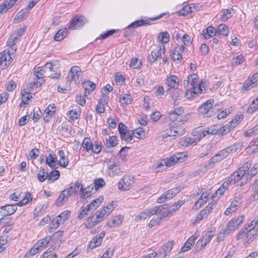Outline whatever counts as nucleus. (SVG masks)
<instances>
[{
  "label": "nucleus",
  "mask_w": 258,
  "mask_h": 258,
  "mask_svg": "<svg viewBox=\"0 0 258 258\" xmlns=\"http://www.w3.org/2000/svg\"><path fill=\"white\" fill-rule=\"evenodd\" d=\"M185 157L186 155L183 152L176 153L169 158L163 160L161 162L158 163L156 168H161L164 166L169 167L176 163L182 162Z\"/></svg>",
  "instance_id": "f257e3e1"
},
{
  "label": "nucleus",
  "mask_w": 258,
  "mask_h": 258,
  "mask_svg": "<svg viewBox=\"0 0 258 258\" xmlns=\"http://www.w3.org/2000/svg\"><path fill=\"white\" fill-rule=\"evenodd\" d=\"M25 31V28H21L11 34L7 42V45L9 46V49L8 50L9 54L14 53L16 51L17 49L16 43L19 38L24 34Z\"/></svg>",
  "instance_id": "f03ea898"
},
{
  "label": "nucleus",
  "mask_w": 258,
  "mask_h": 258,
  "mask_svg": "<svg viewBox=\"0 0 258 258\" xmlns=\"http://www.w3.org/2000/svg\"><path fill=\"white\" fill-rule=\"evenodd\" d=\"M243 219V216L232 219L226 224L225 227L220 230L219 234H229L231 232L234 231L242 223Z\"/></svg>",
  "instance_id": "7ed1b4c3"
},
{
  "label": "nucleus",
  "mask_w": 258,
  "mask_h": 258,
  "mask_svg": "<svg viewBox=\"0 0 258 258\" xmlns=\"http://www.w3.org/2000/svg\"><path fill=\"white\" fill-rule=\"evenodd\" d=\"M214 100L212 99H209L199 108V113L203 115L204 117H209L213 115V107Z\"/></svg>",
  "instance_id": "20e7f679"
},
{
  "label": "nucleus",
  "mask_w": 258,
  "mask_h": 258,
  "mask_svg": "<svg viewBox=\"0 0 258 258\" xmlns=\"http://www.w3.org/2000/svg\"><path fill=\"white\" fill-rule=\"evenodd\" d=\"M165 50V46L163 44L157 45L148 55V61L150 64L155 62L158 58H161L162 53H164Z\"/></svg>",
  "instance_id": "39448f33"
},
{
  "label": "nucleus",
  "mask_w": 258,
  "mask_h": 258,
  "mask_svg": "<svg viewBox=\"0 0 258 258\" xmlns=\"http://www.w3.org/2000/svg\"><path fill=\"white\" fill-rule=\"evenodd\" d=\"M150 20H140L132 23L129 25L124 31V36L127 37L133 31L134 28H137L142 26H146L150 25Z\"/></svg>",
  "instance_id": "423d86ee"
},
{
  "label": "nucleus",
  "mask_w": 258,
  "mask_h": 258,
  "mask_svg": "<svg viewBox=\"0 0 258 258\" xmlns=\"http://www.w3.org/2000/svg\"><path fill=\"white\" fill-rule=\"evenodd\" d=\"M86 19L82 16H76L71 21L69 29H77L83 26L86 22Z\"/></svg>",
  "instance_id": "0eeeda50"
},
{
  "label": "nucleus",
  "mask_w": 258,
  "mask_h": 258,
  "mask_svg": "<svg viewBox=\"0 0 258 258\" xmlns=\"http://www.w3.org/2000/svg\"><path fill=\"white\" fill-rule=\"evenodd\" d=\"M245 177L244 172L243 171H241V169H237L231 174L225 181H226L229 184H232L240 180H244L245 181Z\"/></svg>",
  "instance_id": "6e6552de"
},
{
  "label": "nucleus",
  "mask_w": 258,
  "mask_h": 258,
  "mask_svg": "<svg viewBox=\"0 0 258 258\" xmlns=\"http://www.w3.org/2000/svg\"><path fill=\"white\" fill-rule=\"evenodd\" d=\"M81 74V69L77 66L72 67L70 72L67 77L68 81H74L76 84H79L80 82V76Z\"/></svg>",
  "instance_id": "1a4fd4ad"
},
{
  "label": "nucleus",
  "mask_w": 258,
  "mask_h": 258,
  "mask_svg": "<svg viewBox=\"0 0 258 258\" xmlns=\"http://www.w3.org/2000/svg\"><path fill=\"white\" fill-rule=\"evenodd\" d=\"M133 181L130 175H125L121 178L118 183V188L122 191L129 190L132 187Z\"/></svg>",
  "instance_id": "9d476101"
},
{
  "label": "nucleus",
  "mask_w": 258,
  "mask_h": 258,
  "mask_svg": "<svg viewBox=\"0 0 258 258\" xmlns=\"http://www.w3.org/2000/svg\"><path fill=\"white\" fill-rule=\"evenodd\" d=\"M105 235V232L102 231L99 234L96 235L91 241L87 247V250H92L100 245Z\"/></svg>",
  "instance_id": "9b49d317"
},
{
  "label": "nucleus",
  "mask_w": 258,
  "mask_h": 258,
  "mask_svg": "<svg viewBox=\"0 0 258 258\" xmlns=\"http://www.w3.org/2000/svg\"><path fill=\"white\" fill-rule=\"evenodd\" d=\"M174 244L173 241H169L165 243L159 250L158 255L160 258L166 257L171 250Z\"/></svg>",
  "instance_id": "f8f14e48"
},
{
  "label": "nucleus",
  "mask_w": 258,
  "mask_h": 258,
  "mask_svg": "<svg viewBox=\"0 0 258 258\" xmlns=\"http://www.w3.org/2000/svg\"><path fill=\"white\" fill-rule=\"evenodd\" d=\"M168 208L169 205L165 204L158 206H155L151 209H147L145 210V211L146 213L147 216L150 217L154 215L159 214L162 212L164 210L167 209Z\"/></svg>",
  "instance_id": "ddd939ff"
},
{
  "label": "nucleus",
  "mask_w": 258,
  "mask_h": 258,
  "mask_svg": "<svg viewBox=\"0 0 258 258\" xmlns=\"http://www.w3.org/2000/svg\"><path fill=\"white\" fill-rule=\"evenodd\" d=\"M109 98L107 95L103 94L99 100L98 103L96 107V111L98 113H103L105 112V106L108 103Z\"/></svg>",
  "instance_id": "4468645a"
},
{
  "label": "nucleus",
  "mask_w": 258,
  "mask_h": 258,
  "mask_svg": "<svg viewBox=\"0 0 258 258\" xmlns=\"http://www.w3.org/2000/svg\"><path fill=\"white\" fill-rule=\"evenodd\" d=\"M10 54L8 51L6 52L5 51L0 53V67L2 69L7 67L11 62L12 58L10 56Z\"/></svg>",
  "instance_id": "2eb2a0df"
},
{
  "label": "nucleus",
  "mask_w": 258,
  "mask_h": 258,
  "mask_svg": "<svg viewBox=\"0 0 258 258\" xmlns=\"http://www.w3.org/2000/svg\"><path fill=\"white\" fill-rule=\"evenodd\" d=\"M202 91L201 85L199 84V85H196L187 89L185 92V96L187 98L195 97L196 95L201 94Z\"/></svg>",
  "instance_id": "dca6fc26"
},
{
  "label": "nucleus",
  "mask_w": 258,
  "mask_h": 258,
  "mask_svg": "<svg viewBox=\"0 0 258 258\" xmlns=\"http://www.w3.org/2000/svg\"><path fill=\"white\" fill-rule=\"evenodd\" d=\"M258 235L257 232L253 229L252 224H248L246 227V242L250 243L255 236Z\"/></svg>",
  "instance_id": "f3484780"
},
{
  "label": "nucleus",
  "mask_w": 258,
  "mask_h": 258,
  "mask_svg": "<svg viewBox=\"0 0 258 258\" xmlns=\"http://www.w3.org/2000/svg\"><path fill=\"white\" fill-rule=\"evenodd\" d=\"M22 0H5L0 5V14L6 12L11 9L17 2L20 3Z\"/></svg>",
  "instance_id": "a211bd4d"
},
{
  "label": "nucleus",
  "mask_w": 258,
  "mask_h": 258,
  "mask_svg": "<svg viewBox=\"0 0 258 258\" xmlns=\"http://www.w3.org/2000/svg\"><path fill=\"white\" fill-rule=\"evenodd\" d=\"M213 233L212 231H208L201 239H200L197 242V244H201V249L204 248L205 246L209 243L213 236Z\"/></svg>",
  "instance_id": "6ab92c4d"
},
{
  "label": "nucleus",
  "mask_w": 258,
  "mask_h": 258,
  "mask_svg": "<svg viewBox=\"0 0 258 258\" xmlns=\"http://www.w3.org/2000/svg\"><path fill=\"white\" fill-rule=\"evenodd\" d=\"M0 209L2 211L3 215L9 216L13 214L17 210V208L16 205H7L0 207Z\"/></svg>",
  "instance_id": "aec40b11"
},
{
  "label": "nucleus",
  "mask_w": 258,
  "mask_h": 258,
  "mask_svg": "<svg viewBox=\"0 0 258 258\" xmlns=\"http://www.w3.org/2000/svg\"><path fill=\"white\" fill-rule=\"evenodd\" d=\"M227 153L225 148L220 151L210 159L211 162L215 163L224 159L228 156Z\"/></svg>",
  "instance_id": "412c9836"
},
{
  "label": "nucleus",
  "mask_w": 258,
  "mask_h": 258,
  "mask_svg": "<svg viewBox=\"0 0 258 258\" xmlns=\"http://www.w3.org/2000/svg\"><path fill=\"white\" fill-rule=\"evenodd\" d=\"M178 78L175 75H171L166 80V84L170 88L177 89L179 86Z\"/></svg>",
  "instance_id": "4be33fe9"
},
{
  "label": "nucleus",
  "mask_w": 258,
  "mask_h": 258,
  "mask_svg": "<svg viewBox=\"0 0 258 258\" xmlns=\"http://www.w3.org/2000/svg\"><path fill=\"white\" fill-rule=\"evenodd\" d=\"M170 125L172 127V131L175 133V136H180L184 134V127L182 125L177 124L176 122H172Z\"/></svg>",
  "instance_id": "5701e85b"
},
{
  "label": "nucleus",
  "mask_w": 258,
  "mask_h": 258,
  "mask_svg": "<svg viewBox=\"0 0 258 258\" xmlns=\"http://www.w3.org/2000/svg\"><path fill=\"white\" fill-rule=\"evenodd\" d=\"M28 13V11L25 9L19 11L14 19V23H18L21 22L23 20L26 19Z\"/></svg>",
  "instance_id": "b1692460"
},
{
  "label": "nucleus",
  "mask_w": 258,
  "mask_h": 258,
  "mask_svg": "<svg viewBox=\"0 0 258 258\" xmlns=\"http://www.w3.org/2000/svg\"><path fill=\"white\" fill-rule=\"evenodd\" d=\"M83 87L85 88L84 96H87L91 92L94 91L95 89L96 85L95 83L89 81L83 83Z\"/></svg>",
  "instance_id": "393cba45"
},
{
  "label": "nucleus",
  "mask_w": 258,
  "mask_h": 258,
  "mask_svg": "<svg viewBox=\"0 0 258 258\" xmlns=\"http://www.w3.org/2000/svg\"><path fill=\"white\" fill-rule=\"evenodd\" d=\"M216 33L215 28L212 26H209L206 29L203 30L202 34H203L205 39H208L216 35Z\"/></svg>",
  "instance_id": "a878e982"
},
{
  "label": "nucleus",
  "mask_w": 258,
  "mask_h": 258,
  "mask_svg": "<svg viewBox=\"0 0 258 258\" xmlns=\"http://www.w3.org/2000/svg\"><path fill=\"white\" fill-rule=\"evenodd\" d=\"M68 194L64 191L62 190L58 198L56 199L55 201V205L57 206H60L62 205L64 202H66L69 199Z\"/></svg>",
  "instance_id": "bb28decb"
},
{
  "label": "nucleus",
  "mask_w": 258,
  "mask_h": 258,
  "mask_svg": "<svg viewBox=\"0 0 258 258\" xmlns=\"http://www.w3.org/2000/svg\"><path fill=\"white\" fill-rule=\"evenodd\" d=\"M104 198L102 196H100L98 199H95L90 204L87 205L88 209L90 211L96 210L101 204Z\"/></svg>",
  "instance_id": "cd10ccee"
},
{
  "label": "nucleus",
  "mask_w": 258,
  "mask_h": 258,
  "mask_svg": "<svg viewBox=\"0 0 258 258\" xmlns=\"http://www.w3.org/2000/svg\"><path fill=\"white\" fill-rule=\"evenodd\" d=\"M58 155L60 158L59 165L62 167H66L69 164L68 158L66 157L64 152L62 150H59Z\"/></svg>",
  "instance_id": "c85d7f7f"
},
{
  "label": "nucleus",
  "mask_w": 258,
  "mask_h": 258,
  "mask_svg": "<svg viewBox=\"0 0 258 258\" xmlns=\"http://www.w3.org/2000/svg\"><path fill=\"white\" fill-rule=\"evenodd\" d=\"M232 11H233V9L232 8L222 10L221 11V13L222 15L220 18V20L222 21H225L228 19L230 18L232 16Z\"/></svg>",
  "instance_id": "c756f323"
},
{
  "label": "nucleus",
  "mask_w": 258,
  "mask_h": 258,
  "mask_svg": "<svg viewBox=\"0 0 258 258\" xmlns=\"http://www.w3.org/2000/svg\"><path fill=\"white\" fill-rule=\"evenodd\" d=\"M100 223L98 219H96V216H90L85 224V227L87 228H91Z\"/></svg>",
  "instance_id": "7c9ffc66"
},
{
  "label": "nucleus",
  "mask_w": 258,
  "mask_h": 258,
  "mask_svg": "<svg viewBox=\"0 0 258 258\" xmlns=\"http://www.w3.org/2000/svg\"><path fill=\"white\" fill-rule=\"evenodd\" d=\"M55 106L54 104H49L44 111V114H45L44 118L47 117H52L55 112Z\"/></svg>",
  "instance_id": "2f4dec72"
},
{
  "label": "nucleus",
  "mask_w": 258,
  "mask_h": 258,
  "mask_svg": "<svg viewBox=\"0 0 258 258\" xmlns=\"http://www.w3.org/2000/svg\"><path fill=\"white\" fill-rule=\"evenodd\" d=\"M196 239V237L191 236L181 247L180 251L181 252H185L190 249L191 247L195 244Z\"/></svg>",
  "instance_id": "473e14b6"
},
{
  "label": "nucleus",
  "mask_w": 258,
  "mask_h": 258,
  "mask_svg": "<svg viewBox=\"0 0 258 258\" xmlns=\"http://www.w3.org/2000/svg\"><path fill=\"white\" fill-rule=\"evenodd\" d=\"M46 164L52 169H56L57 168L58 164L56 160L50 154H48V157H46Z\"/></svg>",
  "instance_id": "72a5a7b5"
},
{
  "label": "nucleus",
  "mask_w": 258,
  "mask_h": 258,
  "mask_svg": "<svg viewBox=\"0 0 258 258\" xmlns=\"http://www.w3.org/2000/svg\"><path fill=\"white\" fill-rule=\"evenodd\" d=\"M123 217L120 216L114 217L110 222L108 223V225L111 227H117L121 224Z\"/></svg>",
  "instance_id": "f704fd0d"
},
{
  "label": "nucleus",
  "mask_w": 258,
  "mask_h": 258,
  "mask_svg": "<svg viewBox=\"0 0 258 258\" xmlns=\"http://www.w3.org/2000/svg\"><path fill=\"white\" fill-rule=\"evenodd\" d=\"M132 98L129 94H124L120 96L119 102L123 105H127L132 102Z\"/></svg>",
  "instance_id": "c9c22d12"
},
{
  "label": "nucleus",
  "mask_w": 258,
  "mask_h": 258,
  "mask_svg": "<svg viewBox=\"0 0 258 258\" xmlns=\"http://www.w3.org/2000/svg\"><path fill=\"white\" fill-rule=\"evenodd\" d=\"M55 62H47L44 66L42 67L43 69V72L46 73V75L49 76V74L50 72L55 71L54 68Z\"/></svg>",
  "instance_id": "e433bc0d"
},
{
  "label": "nucleus",
  "mask_w": 258,
  "mask_h": 258,
  "mask_svg": "<svg viewBox=\"0 0 258 258\" xmlns=\"http://www.w3.org/2000/svg\"><path fill=\"white\" fill-rule=\"evenodd\" d=\"M42 70H43V69L42 67H38L36 69L34 73L37 79H41V82L40 83V85L44 82L43 80V77L47 76L46 75V73L44 72L43 70L42 71Z\"/></svg>",
  "instance_id": "4c0bfd02"
},
{
  "label": "nucleus",
  "mask_w": 258,
  "mask_h": 258,
  "mask_svg": "<svg viewBox=\"0 0 258 258\" xmlns=\"http://www.w3.org/2000/svg\"><path fill=\"white\" fill-rule=\"evenodd\" d=\"M68 32L67 28L60 29L55 35L54 39L56 41H60L63 39L66 36Z\"/></svg>",
  "instance_id": "58836bf2"
},
{
  "label": "nucleus",
  "mask_w": 258,
  "mask_h": 258,
  "mask_svg": "<svg viewBox=\"0 0 258 258\" xmlns=\"http://www.w3.org/2000/svg\"><path fill=\"white\" fill-rule=\"evenodd\" d=\"M51 238L50 237H46L39 240L35 244L40 250L44 248L50 242Z\"/></svg>",
  "instance_id": "ea45409f"
},
{
  "label": "nucleus",
  "mask_w": 258,
  "mask_h": 258,
  "mask_svg": "<svg viewBox=\"0 0 258 258\" xmlns=\"http://www.w3.org/2000/svg\"><path fill=\"white\" fill-rule=\"evenodd\" d=\"M93 190V185H90L85 188H83V190H82V192L81 194L82 197L83 199H86L90 197L92 195Z\"/></svg>",
  "instance_id": "a19ab883"
},
{
  "label": "nucleus",
  "mask_w": 258,
  "mask_h": 258,
  "mask_svg": "<svg viewBox=\"0 0 258 258\" xmlns=\"http://www.w3.org/2000/svg\"><path fill=\"white\" fill-rule=\"evenodd\" d=\"M93 143L90 139L86 138L82 143V146L87 151H91L93 148Z\"/></svg>",
  "instance_id": "79ce46f5"
},
{
  "label": "nucleus",
  "mask_w": 258,
  "mask_h": 258,
  "mask_svg": "<svg viewBox=\"0 0 258 258\" xmlns=\"http://www.w3.org/2000/svg\"><path fill=\"white\" fill-rule=\"evenodd\" d=\"M187 79L189 80L190 88H192L196 85H199V83L198 82V78L197 75L192 74L187 77Z\"/></svg>",
  "instance_id": "37998d69"
},
{
  "label": "nucleus",
  "mask_w": 258,
  "mask_h": 258,
  "mask_svg": "<svg viewBox=\"0 0 258 258\" xmlns=\"http://www.w3.org/2000/svg\"><path fill=\"white\" fill-rule=\"evenodd\" d=\"M183 204L184 202L183 201H178L171 205L168 210L170 211L171 214L172 215L173 213L178 210Z\"/></svg>",
  "instance_id": "c03bdc74"
},
{
  "label": "nucleus",
  "mask_w": 258,
  "mask_h": 258,
  "mask_svg": "<svg viewBox=\"0 0 258 258\" xmlns=\"http://www.w3.org/2000/svg\"><path fill=\"white\" fill-rule=\"evenodd\" d=\"M158 39L162 43H167L170 40V35L167 32H161L158 36Z\"/></svg>",
  "instance_id": "a18cd8bd"
},
{
  "label": "nucleus",
  "mask_w": 258,
  "mask_h": 258,
  "mask_svg": "<svg viewBox=\"0 0 258 258\" xmlns=\"http://www.w3.org/2000/svg\"><path fill=\"white\" fill-rule=\"evenodd\" d=\"M105 185V182L102 178H97L94 180L93 186L95 190L103 187Z\"/></svg>",
  "instance_id": "49530a36"
},
{
  "label": "nucleus",
  "mask_w": 258,
  "mask_h": 258,
  "mask_svg": "<svg viewBox=\"0 0 258 258\" xmlns=\"http://www.w3.org/2000/svg\"><path fill=\"white\" fill-rule=\"evenodd\" d=\"M60 176L59 172L58 170H54L47 174V179L50 181H54L57 179Z\"/></svg>",
  "instance_id": "de8ad7c7"
},
{
  "label": "nucleus",
  "mask_w": 258,
  "mask_h": 258,
  "mask_svg": "<svg viewBox=\"0 0 258 258\" xmlns=\"http://www.w3.org/2000/svg\"><path fill=\"white\" fill-rule=\"evenodd\" d=\"M178 13L180 16H186L192 13L190 5L184 6L181 10L178 12Z\"/></svg>",
  "instance_id": "09e8293b"
},
{
  "label": "nucleus",
  "mask_w": 258,
  "mask_h": 258,
  "mask_svg": "<svg viewBox=\"0 0 258 258\" xmlns=\"http://www.w3.org/2000/svg\"><path fill=\"white\" fill-rule=\"evenodd\" d=\"M117 144V138L115 136L109 137V139L106 140L105 146L108 148L114 147Z\"/></svg>",
  "instance_id": "8fccbe9b"
},
{
  "label": "nucleus",
  "mask_w": 258,
  "mask_h": 258,
  "mask_svg": "<svg viewBox=\"0 0 258 258\" xmlns=\"http://www.w3.org/2000/svg\"><path fill=\"white\" fill-rule=\"evenodd\" d=\"M217 30L219 34L223 36H227L229 32L228 27L224 24L219 25Z\"/></svg>",
  "instance_id": "3c124183"
},
{
  "label": "nucleus",
  "mask_w": 258,
  "mask_h": 258,
  "mask_svg": "<svg viewBox=\"0 0 258 258\" xmlns=\"http://www.w3.org/2000/svg\"><path fill=\"white\" fill-rule=\"evenodd\" d=\"M108 216L106 213L105 209H103L100 211H97L96 214V219H98L99 221L101 222L105 217Z\"/></svg>",
  "instance_id": "603ef678"
},
{
  "label": "nucleus",
  "mask_w": 258,
  "mask_h": 258,
  "mask_svg": "<svg viewBox=\"0 0 258 258\" xmlns=\"http://www.w3.org/2000/svg\"><path fill=\"white\" fill-rule=\"evenodd\" d=\"M122 172L120 165L114 167L113 169L108 170V173L109 176L113 177L119 175Z\"/></svg>",
  "instance_id": "864d4df0"
},
{
  "label": "nucleus",
  "mask_w": 258,
  "mask_h": 258,
  "mask_svg": "<svg viewBox=\"0 0 258 258\" xmlns=\"http://www.w3.org/2000/svg\"><path fill=\"white\" fill-rule=\"evenodd\" d=\"M71 185L73 188V191L75 192V194L79 193L82 194V190H83V186L81 182L77 181Z\"/></svg>",
  "instance_id": "5fc2aeb1"
},
{
  "label": "nucleus",
  "mask_w": 258,
  "mask_h": 258,
  "mask_svg": "<svg viewBox=\"0 0 258 258\" xmlns=\"http://www.w3.org/2000/svg\"><path fill=\"white\" fill-rule=\"evenodd\" d=\"M47 174L48 173L45 172L44 168H40L39 172L37 174V178L38 180L41 182L44 181L46 179H47Z\"/></svg>",
  "instance_id": "6e6d98bb"
},
{
  "label": "nucleus",
  "mask_w": 258,
  "mask_h": 258,
  "mask_svg": "<svg viewBox=\"0 0 258 258\" xmlns=\"http://www.w3.org/2000/svg\"><path fill=\"white\" fill-rule=\"evenodd\" d=\"M182 91L180 90H175L171 93V98L174 100V104H177V101L179 100V98L182 94Z\"/></svg>",
  "instance_id": "4d7b16f0"
},
{
  "label": "nucleus",
  "mask_w": 258,
  "mask_h": 258,
  "mask_svg": "<svg viewBox=\"0 0 258 258\" xmlns=\"http://www.w3.org/2000/svg\"><path fill=\"white\" fill-rule=\"evenodd\" d=\"M134 135L138 139H142L145 136V132L142 127H138L134 131Z\"/></svg>",
  "instance_id": "13d9d810"
},
{
  "label": "nucleus",
  "mask_w": 258,
  "mask_h": 258,
  "mask_svg": "<svg viewBox=\"0 0 258 258\" xmlns=\"http://www.w3.org/2000/svg\"><path fill=\"white\" fill-rule=\"evenodd\" d=\"M243 56L242 55H239L235 57H233L231 60L232 66H237L243 62Z\"/></svg>",
  "instance_id": "bf43d9fd"
},
{
  "label": "nucleus",
  "mask_w": 258,
  "mask_h": 258,
  "mask_svg": "<svg viewBox=\"0 0 258 258\" xmlns=\"http://www.w3.org/2000/svg\"><path fill=\"white\" fill-rule=\"evenodd\" d=\"M229 185L228 182L225 181L222 185L216 191V195L221 196L223 195Z\"/></svg>",
  "instance_id": "052dcab7"
},
{
  "label": "nucleus",
  "mask_w": 258,
  "mask_h": 258,
  "mask_svg": "<svg viewBox=\"0 0 258 258\" xmlns=\"http://www.w3.org/2000/svg\"><path fill=\"white\" fill-rule=\"evenodd\" d=\"M181 117V115L176 114V113H174L172 111L168 113V117L171 120H172V122H175L179 119L178 122L180 123Z\"/></svg>",
  "instance_id": "680f3d73"
},
{
  "label": "nucleus",
  "mask_w": 258,
  "mask_h": 258,
  "mask_svg": "<svg viewBox=\"0 0 258 258\" xmlns=\"http://www.w3.org/2000/svg\"><path fill=\"white\" fill-rule=\"evenodd\" d=\"M242 203V201L241 198L235 199L233 201L230 205V207L235 209V211L238 208L240 207Z\"/></svg>",
  "instance_id": "e2e57ef3"
},
{
  "label": "nucleus",
  "mask_w": 258,
  "mask_h": 258,
  "mask_svg": "<svg viewBox=\"0 0 258 258\" xmlns=\"http://www.w3.org/2000/svg\"><path fill=\"white\" fill-rule=\"evenodd\" d=\"M257 173L256 168L253 166L248 173L245 175V182L248 179H250L253 176H254Z\"/></svg>",
  "instance_id": "0e129e2a"
},
{
  "label": "nucleus",
  "mask_w": 258,
  "mask_h": 258,
  "mask_svg": "<svg viewBox=\"0 0 258 258\" xmlns=\"http://www.w3.org/2000/svg\"><path fill=\"white\" fill-rule=\"evenodd\" d=\"M239 145L238 144H234L226 148L225 149L226 151H227L228 155L235 152L239 148Z\"/></svg>",
  "instance_id": "69168bd1"
},
{
  "label": "nucleus",
  "mask_w": 258,
  "mask_h": 258,
  "mask_svg": "<svg viewBox=\"0 0 258 258\" xmlns=\"http://www.w3.org/2000/svg\"><path fill=\"white\" fill-rule=\"evenodd\" d=\"M253 194L251 195L250 199L251 201H256L258 199V186L256 184L253 187Z\"/></svg>",
  "instance_id": "338daca9"
},
{
  "label": "nucleus",
  "mask_w": 258,
  "mask_h": 258,
  "mask_svg": "<svg viewBox=\"0 0 258 258\" xmlns=\"http://www.w3.org/2000/svg\"><path fill=\"white\" fill-rule=\"evenodd\" d=\"M258 109V103L255 102L254 100H253L252 103L247 108V112L248 113H252Z\"/></svg>",
  "instance_id": "774afa93"
}]
</instances>
